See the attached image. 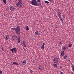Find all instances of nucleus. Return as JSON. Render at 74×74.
<instances>
[{"label": "nucleus", "instance_id": "393cba45", "mask_svg": "<svg viewBox=\"0 0 74 74\" xmlns=\"http://www.w3.org/2000/svg\"><path fill=\"white\" fill-rule=\"evenodd\" d=\"M44 45H45V43L44 42V43H43V44L42 45V47H44Z\"/></svg>", "mask_w": 74, "mask_h": 74}, {"label": "nucleus", "instance_id": "5701e85b", "mask_svg": "<svg viewBox=\"0 0 74 74\" xmlns=\"http://www.w3.org/2000/svg\"><path fill=\"white\" fill-rule=\"evenodd\" d=\"M66 57H67V56L65 55L64 57V59H66Z\"/></svg>", "mask_w": 74, "mask_h": 74}, {"label": "nucleus", "instance_id": "aec40b11", "mask_svg": "<svg viewBox=\"0 0 74 74\" xmlns=\"http://www.w3.org/2000/svg\"><path fill=\"white\" fill-rule=\"evenodd\" d=\"M45 3H46V4H49V2L46 1H45Z\"/></svg>", "mask_w": 74, "mask_h": 74}, {"label": "nucleus", "instance_id": "79ce46f5", "mask_svg": "<svg viewBox=\"0 0 74 74\" xmlns=\"http://www.w3.org/2000/svg\"><path fill=\"white\" fill-rule=\"evenodd\" d=\"M55 27H57V26H56H56Z\"/></svg>", "mask_w": 74, "mask_h": 74}, {"label": "nucleus", "instance_id": "4c0bfd02", "mask_svg": "<svg viewBox=\"0 0 74 74\" xmlns=\"http://www.w3.org/2000/svg\"><path fill=\"white\" fill-rule=\"evenodd\" d=\"M52 27H54V25H52Z\"/></svg>", "mask_w": 74, "mask_h": 74}, {"label": "nucleus", "instance_id": "f8f14e48", "mask_svg": "<svg viewBox=\"0 0 74 74\" xmlns=\"http://www.w3.org/2000/svg\"><path fill=\"white\" fill-rule=\"evenodd\" d=\"M26 63V60H24L23 61V65H25V64Z\"/></svg>", "mask_w": 74, "mask_h": 74}, {"label": "nucleus", "instance_id": "6ab92c4d", "mask_svg": "<svg viewBox=\"0 0 74 74\" xmlns=\"http://www.w3.org/2000/svg\"><path fill=\"white\" fill-rule=\"evenodd\" d=\"M53 66H54L55 67H56V66H57V64H53Z\"/></svg>", "mask_w": 74, "mask_h": 74}, {"label": "nucleus", "instance_id": "7c9ffc66", "mask_svg": "<svg viewBox=\"0 0 74 74\" xmlns=\"http://www.w3.org/2000/svg\"><path fill=\"white\" fill-rule=\"evenodd\" d=\"M41 49H44V47H42V46H41Z\"/></svg>", "mask_w": 74, "mask_h": 74}, {"label": "nucleus", "instance_id": "c9c22d12", "mask_svg": "<svg viewBox=\"0 0 74 74\" xmlns=\"http://www.w3.org/2000/svg\"><path fill=\"white\" fill-rule=\"evenodd\" d=\"M60 74H63V73L61 72V73H60Z\"/></svg>", "mask_w": 74, "mask_h": 74}, {"label": "nucleus", "instance_id": "6e6552de", "mask_svg": "<svg viewBox=\"0 0 74 74\" xmlns=\"http://www.w3.org/2000/svg\"><path fill=\"white\" fill-rule=\"evenodd\" d=\"M41 33V31H36L35 34L36 35H39V34H40Z\"/></svg>", "mask_w": 74, "mask_h": 74}, {"label": "nucleus", "instance_id": "37998d69", "mask_svg": "<svg viewBox=\"0 0 74 74\" xmlns=\"http://www.w3.org/2000/svg\"><path fill=\"white\" fill-rule=\"evenodd\" d=\"M15 53H16V52L15 51Z\"/></svg>", "mask_w": 74, "mask_h": 74}, {"label": "nucleus", "instance_id": "9d476101", "mask_svg": "<svg viewBox=\"0 0 74 74\" xmlns=\"http://www.w3.org/2000/svg\"><path fill=\"white\" fill-rule=\"evenodd\" d=\"M62 49H64V50H65L66 49L67 47H66V46H64L62 47Z\"/></svg>", "mask_w": 74, "mask_h": 74}, {"label": "nucleus", "instance_id": "2eb2a0df", "mask_svg": "<svg viewBox=\"0 0 74 74\" xmlns=\"http://www.w3.org/2000/svg\"><path fill=\"white\" fill-rule=\"evenodd\" d=\"M13 64H16V65H19V64H18V63L15 62H13Z\"/></svg>", "mask_w": 74, "mask_h": 74}, {"label": "nucleus", "instance_id": "cd10ccee", "mask_svg": "<svg viewBox=\"0 0 74 74\" xmlns=\"http://www.w3.org/2000/svg\"><path fill=\"white\" fill-rule=\"evenodd\" d=\"M41 2H40V4H39V6H40V5H41Z\"/></svg>", "mask_w": 74, "mask_h": 74}, {"label": "nucleus", "instance_id": "4468645a", "mask_svg": "<svg viewBox=\"0 0 74 74\" xmlns=\"http://www.w3.org/2000/svg\"><path fill=\"white\" fill-rule=\"evenodd\" d=\"M64 54V52L63 51H62L61 52V55L62 56H63Z\"/></svg>", "mask_w": 74, "mask_h": 74}, {"label": "nucleus", "instance_id": "473e14b6", "mask_svg": "<svg viewBox=\"0 0 74 74\" xmlns=\"http://www.w3.org/2000/svg\"><path fill=\"white\" fill-rule=\"evenodd\" d=\"M15 28H12V29L13 30H15Z\"/></svg>", "mask_w": 74, "mask_h": 74}, {"label": "nucleus", "instance_id": "7ed1b4c3", "mask_svg": "<svg viewBox=\"0 0 74 74\" xmlns=\"http://www.w3.org/2000/svg\"><path fill=\"white\" fill-rule=\"evenodd\" d=\"M16 5L19 8L22 7V3L21 2H18L16 4Z\"/></svg>", "mask_w": 74, "mask_h": 74}, {"label": "nucleus", "instance_id": "f3484780", "mask_svg": "<svg viewBox=\"0 0 74 74\" xmlns=\"http://www.w3.org/2000/svg\"><path fill=\"white\" fill-rule=\"evenodd\" d=\"M23 45L24 46V47H26V43H25V41H24L23 42Z\"/></svg>", "mask_w": 74, "mask_h": 74}, {"label": "nucleus", "instance_id": "412c9836", "mask_svg": "<svg viewBox=\"0 0 74 74\" xmlns=\"http://www.w3.org/2000/svg\"><path fill=\"white\" fill-rule=\"evenodd\" d=\"M16 49V47H14L13 48V50L14 51H15V49Z\"/></svg>", "mask_w": 74, "mask_h": 74}, {"label": "nucleus", "instance_id": "423d86ee", "mask_svg": "<svg viewBox=\"0 0 74 74\" xmlns=\"http://www.w3.org/2000/svg\"><path fill=\"white\" fill-rule=\"evenodd\" d=\"M10 10H11L12 11H13L15 10V8L13 6H11L10 7Z\"/></svg>", "mask_w": 74, "mask_h": 74}, {"label": "nucleus", "instance_id": "f03ea898", "mask_svg": "<svg viewBox=\"0 0 74 74\" xmlns=\"http://www.w3.org/2000/svg\"><path fill=\"white\" fill-rule=\"evenodd\" d=\"M15 30L16 31V33L17 35H19L20 33V28H19V26H17L16 28H15Z\"/></svg>", "mask_w": 74, "mask_h": 74}, {"label": "nucleus", "instance_id": "20e7f679", "mask_svg": "<svg viewBox=\"0 0 74 74\" xmlns=\"http://www.w3.org/2000/svg\"><path fill=\"white\" fill-rule=\"evenodd\" d=\"M12 38L14 40H18V37L16 36H12Z\"/></svg>", "mask_w": 74, "mask_h": 74}, {"label": "nucleus", "instance_id": "0eeeda50", "mask_svg": "<svg viewBox=\"0 0 74 74\" xmlns=\"http://www.w3.org/2000/svg\"><path fill=\"white\" fill-rule=\"evenodd\" d=\"M57 14L58 15V16L59 17V18H61V15H62V14H61L60 12H58Z\"/></svg>", "mask_w": 74, "mask_h": 74}, {"label": "nucleus", "instance_id": "f257e3e1", "mask_svg": "<svg viewBox=\"0 0 74 74\" xmlns=\"http://www.w3.org/2000/svg\"><path fill=\"white\" fill-rule=\"evenodd\" d=\"M30 4H32L33 5H35V6H40L39 5V3H37V1L36 0H32L30 2Z\"/></svg>", "mask_w": 74, "mask_h": 74}, {"label": "nucleus", "instance_id": "ea45409f", "mask_svg": "<svg viewBox=\"0 0 74 74\" xmlns=\"http://www.w3.org/2000/svg\"><path fill=\"white\" fill-rule=\"evenodd\" d=\"M64 15H63V18H64Z\"/></svg>", "mask_w": 74, "mask_h": 74}, {"label": "nucleus", "instance_id": "4be33fe9", "mask_svg": "<svg viewBox=\"0 0 74 74\" xmlns=\"http://www.w3.org/2000/svg\"><path fill=\"white\" fill-rule=\"evenodd\" d=\"M72 46V44H70L69 45V48H71V47Z\"/></svg>", "mask_w": 74, "mask_h": 74}, {"label": "nucleus", "instance_id": "9b49d317", "mask_svg": "<svg viewBox=\"0 0 74 74\" xmlns=\"http://www.w3.org/2000/svg\"><path fill=\"white\" fill-rule=\"evenodd\" d=\"M9 37H10V36H8V35L7 36L5 37V39H6V40H8V38H9Z\"/></svg>", "mask_w": 74, "mask_h": 74}, {"label": "nucleus", "instance_id": "a878e982", "mask_svg": "<svg viewBox=\"0 0 74 74\" xmlns=\"http://www.w3.org/2000/svg\"><path fill=\"white\" fill-rule=\"evenodd\" d=\"M40 0H36V1L37 3H39V2H40Z\"/></svg>", "mask_w": 74, "mask_h": 74}, {"label": "nucleus", "instance_id": "2f4dec72", "mask_svg": "<svg viewBox=\"0 0 74 74\" xmlns=\"http://www.w3.org/2000/svg\"><path fill=\"white\" fill-rule=\"evenodd\" d=\"M1 49H2V51H4V49H3V48L2 47V48H1Z\"/></svg>", "mask_w": 74, "mask_h": 74}, {"label": "nucleus", "instance_id": "a19ab883", "mask_svg": "<svg viewBox=\"0 0 74 74\" xmlns=\"http://www.w3.org/2000/svg\"><path fill=\"white\" fill-rule=\"evenodd\" d=\"M49 0V1H51V0Z\"/></svg>", "mask_w": 74, "mask_h": 74}, {"label": "nucleus", "instance_id": "dca6fc26", "mask_svg": "<svg viewBox=\"0 0 74 74\" xmlns=\"http://www.w3.org/2000/svg\"><path fill=\"white\" fill-rule=\"evenodd\" d=\"M21 41V39L20 38V37H19L18 39V42H20V41Z\"/></svg>", "mask_w": 74, "mask_h": 74}, {"label": "nucleus", "instance_id": "b1692460", "mask_svg": "<svg viewBox=\"0 0 74 74\" xmlns=\"http://www.w3.org/2000/svg\"><path fill=\"white\" fill-rule=\"evenodd\" d=\"M60 21H62V22H63V19H62L61 18H60Z\"/></svg>", "mask_w": 74, "mask_h": 74}, {"label": "nucleus", "instance_id": "58836bf2", "mask_svg": "<svg viewBox=\"0 0 74 74\" xmlns=\"http://www.w3.org/2000/svg\"><path fill=\"white\" fill-rule=\"evenodd\" d=\"M56 18H58V17H57V16H56Z\"/></svg>", "mask_w": 74, "mask_h": 74}, {"label": "nucleus", "instance_id": "72a5a7b5", "mask_svg": "<svg viewBox=\"0 0 74 74\" xmlns=\"http://www.w3.org/2000/svg\"><path fill=\"white\" fill-rule=\"evenodd\" d=\"M58 12H60V10H59V9H58Z\"/></svg>", "mask_w": 74, "mask_h": 74}, {"label": "nucleus", "instance_id": "1a4fd4ad", "mask_svg": "<svg viewBox=\"0 0 74 74\" xmlns=\"http://www.w3.org/2000/svg\"><path fill=\"white\" fill-rule=\"evenodd\" d=\"M39 69L40 70H42L44 69V66L42 65H41L39 66Z\"/></svg>", "mask_w": 74, "mask_h": 74}, {"label": "nucleus", "instance_id": "e433bc0d", "mask_svg": "<svg viewBox=\"0 0 74 74\" xmlns=\"http://www.w3.org/2000/svg\"><path fill=\"white\" fill-rule=\"evenodd\" d=\"M60 69H62V66H60Z\"/></svg>", "mask_w": 74, "mask_h": 74}, {"label": "nucleus", "instance_id": "a211bd4d", "mask_svg": "<svg viewBox=\"0 0 74 74\" xmlns=\"http://www.w3.org/2000/svg\"><path fill=\"white\" fill-rule=\"evenodd\" d=\"M3 2L4 4H6V0H3Z\"/></svg>", "mask_w": 74, "mask_h": 74}, {"label": "nucleus", "instance_id": "bb28decb", "mask_svg": "<svg viewBox=\"0 0 74 74\" xmlns=\"http://www.w3.org/2000/svg\"><path fill=\"white\" fill-rule=\"evenodd\" d=\"M11 51L12 52V53H13V52H14V50H13V49H12Z\"/></svg>", "mask_w": 74, "mask_h": 74}, {"label": "nucleus", "instance_id": "c85d7f7f", "mask_svg": "<svg viewBox=\"0 0 74 74\" xmlns=\"http://www.w3.org/2000/svg\"><path fill=\"white\" fill-rule=\"evenodd\" d=\"M18 1H19V2H22V0H18Z\"/></svg>", "mask_w": 74, "mask_h": 74}, {"label": "nucleus", "instance_id": "39448f33", "mask_svg": "<svg viewBox=\"0 0 74 74\" xmlns=\"http://www.w3.org/2000/svg\"><path fill=\"white\" fill-rule=\"evenodd\" d=\"M53 62L54 63H56L58 62V58H55L53 59Z\"/></svg>", "mask_w": 74, "mask_h": 74}, {"label": "nucleus", "instance_id": "c756f323", "mask_svg": "<svg viewBox=\"0 0 74 74\" xmlns=\"http://www.w3.org/2000/svg\"><path fill=\"white\" fill-rule=\"evenodd\" d=\"M2 71H0V74H2Z\"/></svg>", "mask_w": 74, "mask_h": 74}, {"label": "nucleus", "instance_id": "f704fd0d", "mask_svg": "<svg viewBox=\"0 0 74 74\" xmlns=\"http://www.w3.org/2000/svg\"><path fill=\"white\" fill-rule=\"evenodd\" d=\"M30 72H31V73H33V71L31 70L30 71Z\"/></svg>", "mask_w": 74, "mask_h": 74}, {"label": "nucleus", "instance_id": "ddd939ff", "mask_svg": "<svg viewBox=\"0 0 74 74\" xmlns=\"http://www.w3.org/2000/svg\"><path fill=\"white\" fill-rule=\"evenodd\" d=\"M25 29L26 30L28 31L29 30V26H27L25 27Z\"/></svg>", "mask_w": 74, "mask_h": 74}]
</instances>
